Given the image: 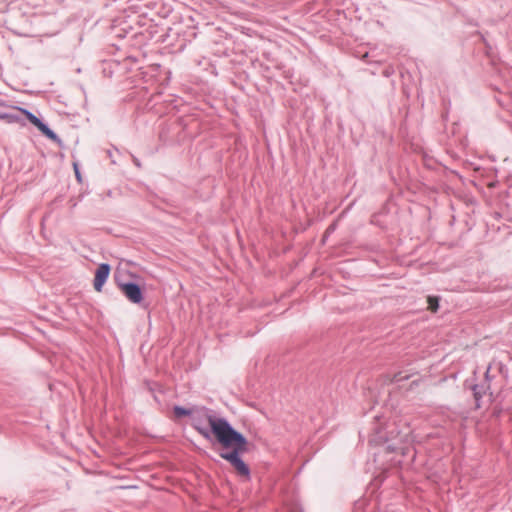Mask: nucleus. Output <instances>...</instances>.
I'll use <instances>...</instances> for the list:
<instances>
[{
  "label": "nucleus",
  "instance_id": "nucleus-1",
  "mask_svg": "<svg viewBox=\"0 0 512 512\" xmlns=\"http://www.w3.org/2000/svg\"><path fill=\"white\" fill-rule=\"evenodd\" d=\"M207 420L212 433L223 448L220 456L229 461L239 475L248 477L250 470L240 458V454L247 450L245 437L234 430L223 418L208 416Z\"/></svg>",
  "mask_w": 512,
  "mask_h": 512
},
{
  "label": "nucleus",
  "instance_id": "nucleus-2",
  "mask_svg": "<svg viewBox=\"0 0 512 512\" xmlns=\"http://www.w3.org/2000/svg\"><path fill=\"white\" fill-rule=\"evenodd\" d=\"M118 287L125 297L132 303L138 304L143 299L140 287L134 283H118Z\"/></svg>",
  "mask_w": 512,
  "mask_h": 512
},
{
  "label": "nucleus",
  "instance_id": "nucleus-3",
  "mask_svg": "<svg viewBox=\"0 0 512 512\" xmlns=\"http://www.w3.org/2000/svg\"><path fill=\"white\" fill-rule=\"evenodd\" d=\"M388 433L389 437L386 438L385 441L392 442L391 445H389L388 447L391 451L403 450L404 448L402 447V445L407 444L410 440L408 431L405 433H401L400 431H396V429L393 428L389 430Z\"/></svg>",
  "mask_w": 512,
  "mask_h": 512
},
{
  "label": "nucleus",
  "instance_id": "nucleus-4",
  "mask_svg": "<svg viewBox=\"0 0 512 512\" xmlns=\"http://www.w3.org/2000/svg\"><path fill=\"white\" fill-rule=\"evenodd\" d=\"M110 270H111L110 266L105 263L100 264L99 267L97 268V270L95 272L94 282H93L94 289L97 292L102 291L103 285L105 284L106 280L109 277Z\"/></svg>",
  "mask_w": 512,
  "mask_h": 512
},
{
  "label": "nucleus",
  "instance_id": "nucleus-5",
  "mask_svg": "<svg viewBox=\"0 0 512 512\" xmlns=\"http://www.w3.org/2000/svg\"><path fill=\"white\" fill-rule=\"evenodd\" d=\"M21 111L30 121V123L37 127L46 137H48L51 140H56V134L51 129H49L44 123H42L40 119H38L34 114L25 109H21Z\"/></svg>",
  "mask_w": 512,
  "mask_h": 512
},
{
  "label": "nucleus",
  "instance_id": "nucleus-6",
  "mask_svg": "<svg viewBox=\"0 0 512 512\" xmlns=\"http://www.w3.org/2000/svg\"><path fill=\"white\" fill-rule=\"evenodd\" d=\"M428 309L432 312H436L438 310L439 304L438 299L436 297L429 296L427 299Z\"/></svg>",
  "mask_w": 512,
  "mask_h": 512
},
{
  "label": "nucleus",
  "instance_id": "nucleus-7",
  "mask_svg": "<svg viewBox=\"0 0 512 512\" xmlns=\"http://www.w3.org/2000/svg\"><path fill=\"white\" fill-rule=\"evenodd\" d=\"M174 413L177 417H182V416L189 415L190 412L182 407L176 406L174 408Z\"/></svg>",
  "mask_w": 512,
  "mask_h": 512
},
{
  "label": "nucleus",
  "instance_id": "nucleus-8",
  "mask_svg": "<svg viewBox=\"0 0 512 512\" xmlns=\"http://www.w3.org/2000/svg\"><path fill=\"white\" fill-rule=\"evenodd\" d=\"M196 430L206 439H210V432L206 428L195 426Z\"/></svg>",
  "mask_w": 512,
  "mask_h": 512
},
{
  "label": "nucleus",
  "instance_id": "nucleus-9",
  "mask_svg": "<svg viewBox=\"0 0 512 512\" xmlns=\"http://www.w3.org/2000/svg\"><path fill=\"white\" fill-rule=\"evenodd\" d=\"M73 166H74L75 175H76L77 179L80 181L81 176H80V172H79L77 163H74Z\"/></svg>",
  "mask_w": 512,
  "mask_h": 512
}]
</instances>
